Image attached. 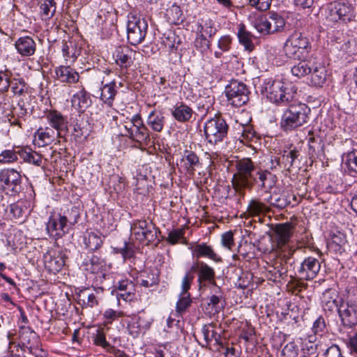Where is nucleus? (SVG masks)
Segmentation results:
<instances>
[{
	"mask_svg": "<svg viewBox=\"0 0 357 357\" xmlns=\"http://www.w3.org/2000/svg\"><path fill=\"white\" fill-rule=\"evenodd\" d=\"M236 173L232 184L237 192L251 189L255 184L262 191L270 192L275 184V176L267 170L257 168L251 159L245 158L236 162Z\"/></svg>",
	"mask_w": 357,
	"mask_h": 357,
	"instance_id": "1",
	"label": "nucleus"
},
{
	"mask_svg": "<svg viewBox=\"0 0 357 357\" xmlns=\"http://www.w3.org/2000/svg\"><path fill=\"white\" fill-rule=\"evenodd\" d=\"M261 92L270 102L278 106L290 104L296 95V90L290 83L271 78L264 80Z\"/></svg>",
	"mask_w": 357,
	"mask_h": 357,
	"instance_id": "2",
	"label": "nucleus"
},
{
	"mask_svg": "<svg viewBox=\"0 0 357 357\" xmlns=\"http://www.w3.org/2000/svg\"><path fill=\"white\" fill-rule=\"evenodd\" d=\"M282 116L280 127L285 132L294 130L307 123L311 113L310 108L304 103H290Z\"/></svg>",
	"mask_w": 357,
	"mask_h": 357,
	"instance_id": "3",
	"label": "nucleus"
},
{
	"mask_svg": "<svg viewBox=\"0 0 357 357\" xmlns=\"http://www.w3.org/2000/svg\"><path fill=\"white\" fill-rule=\"evenodd\" d=\"M294 225L289 222L277 224L273 229L274 250L285 262L293 256L295 250L289 245L294 231Z\"/></svg>",
	"mask_w": 357,
	"mask_h": 357,
	"instance_id": "4",
	"label": "nucleus"
},
{
	"mask_svg": "<svg viewBox=\"0 0 357 357\" xmlns=\"http://www.w3.org/2000/svg\"><path fill=\"white\" fill-rule=\"evenodd\" d=\"M121 130L122 136L127 137L140 144L148 145L151 140L149 131L139 114L132 116L129 121H124Z\"/></svg>",
	"mask_w": 357,
	"mask_h": 357,
	"instance_id": "5",
	"label": "nucleus"
},
{
	"mask_svg": "<svg viewBox=\"0 0 357 357\" xmlns=\"http://www.w3.org/2000/svg\"><path fill=\"white\" fill-rule=\"evenodd\" d=\"M311 48L309 38L297 31L289 36L284 46V52L288 57L298 60L305 59Z\"/></svg>",
	"mask_w": 357,
	"mask_h": 357,
	"instance_id": "6",
	"label": "nucleus"
},
{
	"mask_svg": "<svg viewBox=\"0 0 357 357\" xmlns=\"http://www.w3.org/2000/svg\"><path fill=\"white\" fill-rule=\"evenodd\" d=\"M131 235L139 242L146 241V244L158 245L160 242L159 229L151 222L146 220H137L133 221L130 227Z\"/></svg>",
	"mask_w": 357,
	"mask_h": 357,
	"instance_id": "7",
	"label": "nucleus"
},
{
	"mask_svg": "<svg viewBox=\"0 0 357 357\" xmlns=\"http://www.w3.org/2000/svg\"><path fill=\"white\" fill-rule=\"evenodd\" d=\"M229 126L220 116L206 121L204 125L206 139L211 144H218L227 137Z\"/></svg>",
	"mask_w": 357,
	"mask_h": 357,
	"instance_id": "8",
	"label": "nucleus"
},
{
	"mask_svg": "<svg viewBox=\"0 0 357 357\" xmlns=\"http://www.w3.org/2000/svg\"><path fill=\"white\" fill-rule=\"evenodd\" d=\"M18 159L38 167L42 165L41 155L29 148L4 150L0 153L1 163H10L18 160Z\"/></svg>",
	"mask_w": 357,
	"mask_h": 357,
	"instance_id": "9",
	"label": "nucleus"
},
{
	"mask_svg": "<svg viewBox=\"0 0 357 357\" xmlns=\"http://www.w3.org/2000/svg\"><path fill=\"white\" fill-rule=\"evenodd\" d=\"M127 23V38L132 45L141 43L147 32L148 24L144 18L130 14Z\"/></svg>",
	"mask_w": 357,
	"mask_h": 357,
	"instance_id": "10",
	"label": "nucleus"
},
{
	"mask_svg": "<svg viewBox=\"0 0 357 357\" xmlns=\"http://www.w3.org/2000/svg\"><path fill=\"white\" fill-rule=\"evenodd\" d=\"M0 183L6 194L10 196L19 195L23 190L22 176L15 169H5L0 172Z\"/></svg>",
	"mask_w": 357,
	"mask_h": 357,
	"instance_id": "11",
	"label": "nucleus"
},
{
	"mask_svg": "<svg viewBox=\"0 0 357 357\" xmlns=\"http://www.w3.org/2000/svg\"><path fill=\"white\" fill-rule=\"evenodd\" d=\"M225 93L230 104L236 107L245 105L249 100L248 86L237 80H233L227 85Z\"/></svg>",
	"mask_w": 357,
	"mask_h": 357,
	"instance_id": "12",
	"label": "nucleus"
},
{
	"mask_svg": "<svg viewBox=\"0 0 357 357\" xmlns=\"http://www.w3.org/2000/svg\"><path fill=\"white\" fill-rule=\"evenodd\" d=\"M69 228L67 216L61 213L51 215L46 224V229L49 236L56 240L68 233Z\"/></svg>",
	"mask_w": 357,
	"mask_h": 357,
	"instance_id": "13",
	"label": "nucleus"
},
{
	"mask_svg": "<svg viewBox=\"0 0 357 357\" xmlns=\"http://www.w3.org/2000/svg\"><path fill=\"white\" fill-rule=\"evenodd\" d=\"M321 268L319 261L313 257H307L301 262L298 268V273L302 280H310L314 279Z\"/></svg>",
	"mask_w": 357,
	"mask_h": 357,
	"instance_id": "14",
	"label": "nucleus"
},
{
	"mask_svg": "<svg viewBox=\"0 0 357 357\" xmlns=\"http://www.w3.org/2000/svg\"><path fill=\"white\" fill-rule=\"evenodd\" d=\"M46 119L51 128L56 130L57 137H62V135L68 131V118L63 116L60 112L50 110L46 114Z\"/></svg>",
	"mask_w": 357,
	"mask_h": 357,
	"instance_id": "15",
	"label": "nucleus"
},
{
	"mask_svg": "<svg viewBox=\"0 0 357 357\" xmlns=\"http://www.w3.org/2000/svg\"><path fill=\"white\" fill-rule=\"evenodd\" d=\"M339 316L344 326L349 328L357 324V298L350 300L346 306H342L338 310Z\"/></svg>",
	"mask_w": 357,
	"mask_h": 357,
	"instance_id": "16",
	"label": "nucleus"
},
{
	"mask_svg": "<svg viewBox=\"0 0 357 357\" xmlns=\"http://www.w3.org/2000/svg\"><path fill=\"white\" fill-rule=\"evenodd\" d=\"M135 54V52L128 46L119 45L115 49L113 57L121 68H128L133 63Z\"/></svg>",
	"mask_w": 357,
	"mask_h": 357,
	"instance_id": "17",
	"label": "nucleus"
},
{
	"mask_svg": "<svg viewBox=\"0 0 357 357\" xmlns=\"http://www.w3.org/2000/svg\"><path fill=\"white\" fill-rule=\"evenodd\" d=\"M196 148L185 147L181 149L183 153L182 158L181 159V166L190 174H193L196 168L199 167L200 162L198 156L195 153V150Z\"/></svg>",
	"mask_w": 357,
	"mask_h": 357,
	"instance_id": "18",
	"label": "nucleus"
},
{
	"mask_svg": "<svg viewBox=\"0 0 357 357\" xmlns=\"http://www.w3.org/2000/svg\"><path fill=\"white\" fill-rule=\"evenodd\" d=\"M100 82L101 84L100 87V99L107 106L112 107L115 97L118 93L117 84L114 79L105 83L104 77H102Z\"/></svg>",
	"mask_w": 357,
	"mask_h": 357,
	"instance_id": "19",
	"label": "nucleus"
},
{
	"mask_svg": "<svg viewBox=\"0 0 357 357\" xmlns=\"http://www.w3.org/2000/svg\"><path fill=\"white\" fill-rule=\"evenodd\" d=\"M114 287L120 291L116 294L119 300L121 298L126 301H132L135 298L136 287L132 281L128 279L119 280Z\"/></svg>",
	"mask_w": 357,
	"mask_h": 357,
	"instance_id": "20",
	"label": "nucleus"
},
{
	"mask_svg": "<svg viewBox=\"0 0 357 357\" xmlns=\"http://www.w3.org/2000/svg\"><path fill=\"white\" fill-rule=\"evenodd\" d=\"M194 275L191 272H188L182 280V289L180 293V314L189 307L192 303V298L188 292L190 288L191 282Z\"/></svg>",
	"mask_w": 357,
	"mask_h": 357,
	"instance_id": "21",
	"label": "nucleus"
},
{
	"mask_svg": "<svg viewBox=\"0 0 357 357\" xmlns=\"http://www.w3.org/2000/svg\"><path fill=\"white\" fill-rule=\"evenodd\" d=\"M17 52L22 56H30L35 54L36 44L29 36L20 37L15 43Z\"/></svg>",
	"mask_w": 357,
	"mask_h": 357,
	"instance_id": "22",
	"label": "nucleus"
},
{
	"mask_svg": "<svg viewBox=\"0 0 357 357\" xmlns=\"http://www.w3.org/2000/svg\"><path fill=\"white\" fill-rule=\"evenodd\" d=\"M45 266L51 271H59L65 264V257L61 252H50L44 255Z\"/></svg>",
	"mask_w": 357,
	"mask_h": 357,
	"instance_id": "23",
	"label": "nucleus"
},
{
	"mask_svg": "<svg viewBox=\"0 0 357 357\" xmlns=\"http://www.w3.org/2000/svg\"><path fill=\"white\" fill-rule=\"evenodd\" d=\"M56 76L61 82L74 84L79 81V73L70 66H60L55 70Z\"/></svg>",
	"mask_w": 357,
	"mask_h": 357,
	"instance_id": "24",
	"label": "nucleus"
},
{
	"mask_svg": "<svg viewBox=\"0 0 357 357\" xmlns=\"http://www.w3.org/2000/svg\"><path fill=\"white\" fill-rule=\"evenodd\" d=\"M56 137H58L57 132L49 127L40 128L34 134V141L38 146H45L50 144Z\"/></svg>",
	"mask_w": 357,
	"mask_h": 357,
	"instance_id": "25",
	"label": "nucleus"
},
{
	"mask_svg": "<svg viewBox=\"0 0 357 357\" xmlns=\"http://www.w3.org/2000/svg\"><path fill=\"white\" fill-rule=\"evenodd\" d=\"M196 34H203L209 38L217 33L215 22L208 16H204L197 21Z\"/></svg>",
	"mask_w": 357,
	"mask_h": 357,
	"instance_id": "26",
	"label": "nucleus"
},
{
	"mask_svg": "<svg viewBox=\"0 0 357 357\" xmlns=\"http://www.w3.org/2000/svg\"><path fill=\"white\" fill-rule=\"evenodd\" d=\"M163 43L169 51V62L176 66L177 64V49L178 46V36L174 32L169 31Z\"/></svg>",
	"mask_w": 357,
	"mask_h": 357,
	"instance_id": "27",
	"label": "nucleus"
},
{
	"mask_svg": "<svg viewBox=\"0 0 357 357\" xmlns=\"http://www.w3.org/2000/svg\"><path fill=\"white\" fill-rule=\"evenodd\" d=\"M81 53V48L78 47L73 41H63L62 45L63 56L66 63H72L75 61Z\"/></svg>",
	"mask_w": 357,
	"mask_h": 357,
	"instance_id": "28",
	"label": "nucleus"
},
{
	"mask_svg": "<svg viewBox=\"0 0 357 357\" xmlns=\"http://www.w3.org/2000/svg\"><path fill=\"white\" fill-rule=\"evenodd\" d=\"M72 102L77 105L79 112H84L92 104L91 95L84 88L77 91L72 98Z\"/></svg>",
	"mask_w": 357,
	"mask_h": 357,
	"instance_id": "29",
	"label": "nucleus"
},
{
	"mask_svg": "<svg viewBox=\"0 0 357 357\" xmlns=\"http://www.w3.org/2000/svg\"><path fill=\"white\" fill-rule=\"evenodd\" d=\"M298 156V151L296 149L284 151L280 156H278L276 165H279L280 169L290 171Z\"/></svg>",
	"mask_w": 357,
	"mask_h": 357,
	"instance_id": "30",
	"label": "nucleus"
},
{
	"mask_svg": "<svg viewBox=\"0 0 357 357\" xmlns=\"http://www.w3.org/2000/svg\"><path fill=\"white\" fill-rule=\"evenodd\" d=\"M237 36L239 43L244 47L245 50L248 52L253 50L255 47L253 43V39L255 38V36L250 31L247 30L244 24H241L238 26Z\"/></svg>",
	"mask_w": 357,
	"mask_h": 357,
	"instance_id": "31",
	"label": "nucleus"
},
{
	"mask_svg": "<svg viewBox=\"0 0 357 357\" xmlns=\"http://www.w3.org/2000/svg\"><path fill=\"white\" fill-rule=\"evenodd\" d=\"M30 207V201L18 200L8 206L9 214L15 220H22Z\"/></svg>",
	"mask_w": 357,
	"mask_h": 357,
	"instance_id": "32",
	"label": "nucleus"
},
{
	"mask_svg": "<svg viewBox=\"0 0 357 357\" xmlns=\"http://www.w3.org/2000/svg\"><path fill=\"white\" fill-rule=\"evenodd\" d=\"M340 1L330 3L325 10V17L331 23L342 22Z\"/></svg>",
	"mask_w": 357,
	"mask_h": 357,
	"instance_id": "33",
	"label": "nucleus"
},
{
	"mask_svg": "<svg viewBox=\"0 0 357 357\" xmlns=\"http://www.w3.org/2000/svg\"><path fill=\"white\" fill-rule=\"evenodd\" d=\"M139 284L144 287H150L159 282V273L157 269H146L139 275Z\"/></svg>",
	"mask_w": 357,
	"mask_h": 357,
	"instance_id": "34",
	"label": "nucleus"
},
{
	"mask_svg": "<svg viewBox=\"0 0 357 357\" xmlns=\"http://www.w3.org/2000/svg\"><path fill=\"white\" fill-rule=\"evenodd\" d=\"M193 253L197 258L207 257L215 261L221 260V258L214 252L212 247L206 243L197 245L194 248Z\"/></svg>",
	"mask_w": 357,
	"mask_h": 357,
	"instance_id": "35",
	"label": "nucleus"
},
{
	"mask_svg": "<svg viewBox=\"0 0 357 357\" xmlns=\"http://www.w3.org/2000/svg\"><path fill=\"white\" fill-rule=\"evenodd\" d=\"M270 211V208L258 199L250 200L248 206V213L253 217L264 215Z\"/></svg>",
	"mask_w": 357,
	"mask_h": 357,
	"instance_id": "36",
	"label": "nucleus"
},
{
	"mask_svg": "<svg viewBox=\"0 0 357 357\" xmlns=\"http://www.w3.org/2000/svg\"><path fill=\"white\" fill-rule=\"evenodd\" d=\"M338 295L335 289H328L326 290L321 297V303L325 310H333L337 307Z\"/></svg>",
	"mask_w": 357,
	"mask_h": 357,
	"instance_id": "37",
	"label": "nucleus"
},
{
	"mask_svg": "<svg viewBox=\"0 0 357 357\" xmlns=\"http://www.w3.org/2000/svg\"><path fill=\"white\" fill-rule=\"evenodd\" d=\"M311 83L315 86H322L326 79V67L321 65L312 66Z\"/></svg>",
	"mask_w": 357,
	"mask_h": 357,
	"instance_id": "38",
	"label": "nucleus"
},
{
	"mask_svg": "<svg viewBox=\"0 0 357 357\" xmlns=\"http://www.w3.org/2000/svg\"><path fill=\"white\" fill-rule=\"evenodd\" d=\"M91 338L95 345L102 347L108 352L114 353L116 350V348L107 341L102 329L96 330V333L92 334Z\"/></svg>",
	"mask_w": 357,
	"mask_h": 357,
	"instance_id": "39",
	"label": "nucleus"
},
{
	"mask_svg": "<svg viewBox=\"0 0 357 357\" xmlns=\"http://www.w3.org/2000/svg\"><path fill=\"white\" fill-rule=\"evenodd\" d=\"M342 167L349 173L357 172V151H353L342 156Z\"/></svg>",
	"mask_w": 357,
	"mask_h": 357,
	"instance_id": "40",
	"label": "nucleus"
},
{
	"mask_svg": "<svg viewBox=\"0 0 357 357\" xmlns=\"http://www.w3.org/2000/svg\"><path fill=\"white\" fill-rule=\"evenodd\" d=\"M259 140V137L257 133L254 130L253 127L250 125H243L241 135L240 137V141L248 145L251 142L257 143Z\"/></svg>",
	"mask_w": 357,
	"mask_h": 357,
	"instance_id": "41",
	"label": "nucleus"
},
{
	"mask_svg": "<svg viewBox=\"0 0 357 357\" xmlns=\"http://www.w3.org/2000/svg\"><path fill=\"white\" fill-rule=\"evenodd\" d=\"M291 71L294 76L301 78L312 72V66L310 61L303 59L291 68Z\"/></svg>",
	"mask_w": 357,
	"mask_h": 357,
	"instance_id": "42",
	"label": "nucleus"
},
{
	"mask_svg": "<svg viewBox=\"0 0 357 357\" xmlns=\"http://www.w3.org/2000/svg\"><path fill=\"white\" fill-rule=\"evenodd\" d=\"M342 22L348 23L353 20L356 17L355 7L349 1H340Z\"/></svg>",
	"mask_w": 357,
	"mask_h": 357,
	"instance_id": "43",
	"label": "nucleus"
},
{
	"mask_svg": "<svg viewBox=\"0 0 357 357\" xmlns=\"http://www.w3.org/2000/svg\"><path fill=\"white\" fill-rule=\"evenodd\" d=\"M271 33L280 31L285 25L284 19L278 13H272L268 17Z\"/></svg>",
	"mask_w": 357,
	"mask_h": 357,
	"instance_id": "44",
	"label": "nucleus"
},
{
	"mask_svg": "<svg viewBox=\"0 0 357 357\" xmlns=\"http://www.w3.org/2000/svg\"><path fill=\"white\" fill-rule=\"evenodd\" d=\"M148 125L156 132H160L164 126V117L160 112H151L147 119Z\"/></svg>",
	"mask_w": 357,
	"mask_h": 357,
	"instance_id": "45",
	"label": "nucleus"
},
{
	"mask_svg": "<svg viewBox=\"0 0 357 357\" xmlns=\"http://www.w3.org/2000/svg\"><path fill=\"white\" fill-rule=\"evenodd\" d=\"M208 305L211 307L215 312H219L222 310L225 305V300L223 293L219 290L215 294L209 297Z\"/></svg>",
	"mask_w": 357,
	"mask_h": 357,
	"instance_id": "46",
	"label": "nucleus"
},
{
	"mask_svg": "<svg viewBox=\"0 0 357 357\" xmlns=\"http://www.w3.org/2000/svg\"><path fill=\"white\" fill-rule=\"evenodd\" d=\"M232 38L229 35L221 36L218 40V50L214 52L215 58H220L223 52H229L231 47Z\"/></svg>",
	"mask_w": 357,
	"mask_h": 357,
	"instance_id": "47",
	"label": "nucleus"
},
{
	"mask_svg": "<svg viewBox=\"0 0 357 357\" xmlns=\"http://www.w3.org/2000/svg\"><path fill=\"white\" fill-rule=\"evenodd\" d=\"M84 244L89 250L94 252L102 246V240L96 234L91 232L84 237Z\"/></svg>",
	"mask_w": 357,
	"mask_h": 357,
	"instance_id": "48",
	"label": "nucleus"
},
{
	"mask_svg": "<svg viewBox=\"0 0 357 357\" xmlns=\"http://www.w3.org/2000/svg\"><path fill=\"white\" fill-rule=\"evenodd\" d=\"M40 14L44 20H49L56 11V3L54 0H44L40 5Z\"/></svg>",
	"mask_w": 357,
	"mask_h": 357,
	"instance_id": "49",
	"label": "nucleus"
},
{
	"mask_svg": "<svg viewBox=\"0 0 357 357\" xmlns=\"http://www.w3.org/2000/svg\"><path fill=\"white\" fill-rule=\"evenodd\" d=\"M253 26L261 33L270 34L271 30L268 24V17L261 15L255 18L252 22Z\"/></svg>",
	"mask_w": 357,
	"mask_h": 357,
	"instance_id": "50",
	"label": "nucleus"
},
{
	"mask_svg": "<svg viewBox=\"0 0 357 357\" xmlns=\"http://www.w3.org/2000/svg\"><path fill=\"white\" fill-rule=\"evenodd\" d=\"M11 91L14 95L24 96L28 90V86L22 78L13 79L10 82Z\"/></svg>",
	"mask_w": 357,
	"mask_h": 357,
	"instance_id": "51",
	"label": "nucleus"
},
{
	"mask_svg": "<svg viewBox=\"0 0 357 357\" xmlns=\"http://www.w3.org/2000/svg\"><path fill=\"white\" fill-rule=\"evenodd\" d=\"M211 42L208 36L203 34H196L195 46L202 53L206 52L211 47Z\"/></svg>",
	"mask_w": 357,
	"mask_h": 357,
	"instance_id": "52",
	"label": "nucleus"
},
{
	"mask_svg": "<svg viewBox=\"0 0 357 357\" xmlns=\"http://www.w3.org/2000/svg\"><path fill=\"white\" fill-rule=\"evenodd\" d=\"M180 129L183 130L182 132H180V138L182 139V145L180 144V151L185 146L196 148V144L192 142V133H190L188 125L185 124V128L180 126Z\"/></svg>",
	"mask_w": 357,
	"mask_h": 357,
	"instance_id": "53",
	"label": "nucleus"
},
{
	"mask_svg": "<svg viewBox=\"0 0 357 357\" xmlns=\"http://www.w3.org/2000/svg\"><path fill=\"white\" fill-rule=\"evenodd\" d=\"M215 277V272L213 268L208 266L206 263L200 262L199 280L211 281Z\"/></svg>",
	"mask_w": 357,
	"mask_h": 357,
	"instance_id": "54",
	"label": "nucleus"
},
{
	"mask_svg": "<svg viewBox=\"0 0 357 357\" xmlns=\"http://www.w3.org/2000/svg\"><path fill=\"white\" fill-rule=\"evenodd\" d=\"M309 142V155L311 158H318L323 152L324 144L320 142L316 144L314 137H310Z\"/></svg>",
	"mask_w": 357,
	"mask_h": 357,
	"instance_id": "55",
	"label": "nucleus"
},
{
	"mask_svg": "<svg viewBox=\"0 0 357 357\" xmlns=\"http://www.w3.org/2000/svg\"><path fill=\"white\" fill-rule=\"evenodd\" d=\"M202 332L206 342L214 340L216 343H218L220 335L214 330L213 326H204L202 328Z\"/></svg>",
	"mask_w": 357,
	"mask_h": 357,
	"instance_id": "56",
	"label": "nucleus"
},
{
	"mask_svg": "<svg viewBox=\"0 0 357 357\" xmlns=\"http://www.w3.org/2000/svg\"><path fill=\"white\" fill-rule=\"evenodd\" d=\"M91 264V268H87V270H90L92 273L98 271L105 264L104 260L95 255H93L89 259Z\"/></svg>",
	"mask_w": 357,
	"mask_h": 357,
	"instance_id": "57",
	"label": "nucleus"
},
{
	"mask_svg": "<svg viewBox=\"0 0 357 357\" xmlns=\"http://www.w3.org/2000/svg\"><path fill=\"white\" fill-rule=\"evenodd\" d=\"M249 5L259 10H266L269 8L271 0H248Z\"/></svg>",
	"mask_w": 357,
	"mask_h": 357,
	"instance_id": "58",
	"label": "nucleus"
},
{
	"mask_svg": "<svg viewBox=\"0 0 357 357\" xmlns=\"http://www.w3.org/2000/svg\"><path fill=\"white\" fill-rule=\"evenodd\" d=\"M68 224L69 225H74L77 222L79 218V208L77 206L71 207L70 210H68L67 215Z\"/></svg>",
	"mask_w": 357,
	"mask_h": 357,
	"instance_id": "59",
	"label": "nucleus"
},
{
	"mask_svg": "<svg viewBox=\"0 0 357 357\" xmlns=\"http://www.w3.org/2000/svg\"><path fill=\"white\" fill-rule=\"evenodd\" d=\"M10 82L8 72L0 71V92L7 91L10 87Z\"/></svg>",
	"mask_w": 357,
	"mask_h": 357,
	"instance_id": "60",
	"label": "nucleus"
},
{
	"mask_svg": "<svg viewBox=\"0 0 357 357\" xmlns=\"http://www.w3.org/2000/svg\"><path fill=\"white\" fill-rule=\"evenodd\" d=\"M324 357H344L341 349L337 344H332L328 347L324 353Z\"/></svg>",
	"mask_w": 357,
	"mask_h": 357,
	"instance_id": "61",
	"label": "nucleus"
},
{
	"mask_svg": "<svg viewBox=\"0 0 357 357\" xmlns=\"http://www.w3.org/2000/svg\"><path fill=\"white\" fill-rule=\"evenodd\" d=\"M193 114L192 109L183 103L180 104V121H186L190 119Z\"/></svg>",
	"mask_w": 357,
	"mask_h": 357,
	"instance_id": "62",
	"label": "nucleus"
},
{
	"mask_svg": "<svg viewBox=\"0 0 357 357\" xmlns=\"http://www.w3.org/2000/svg\"><path fill=\"white\" fill-rule=\"evenodd\" d=\"M121 313L112 309H107L103 314L105 324H112L121 316Z\"/></svg>",
	"mask_w": 357,
	"mask_h": 357,
	"instance_id": "63",
	"label": "nucleus"
},
{
	"mask_svg": "<svg viewBox=\"0 0 357 357\" xmlns=\"http://www.w3.org/2000/svg\"><path fill=\"white\" fill-rule=\"evenodd\" d=\"M221 243L223 247L231 250L234 245V234L232 231H227L222 234Z\"/></svg>",
	"mask_w": 357,
	"mask_h": 357,
	"instance_id": "64",
	"label": "nucleus"
}]
</instances>
